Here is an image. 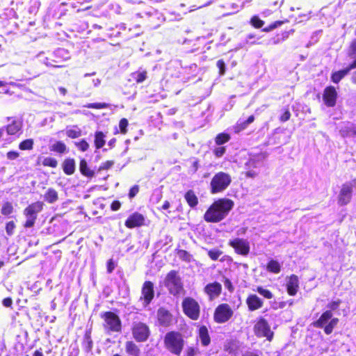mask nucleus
Here are the masks:
<instances>
[{
    "label": "nucleus",
    "mask_w": 356,
    "mask_h": 356,
    "mask_svg": "<svg viewBox=\"0 0 356 356\" xmlns=\"http://www.w3.org/2000/svg\"><path fill=\"white\" fill-rule=\"evenodd\" d=\"M234 207L229 199L222 198L215 201L207 210L204 219L208 222H218L225 219Z\"/></svg>",
    "instance_id": "f257e3e1"
},
{
    "label": "nucleus",
    "mask_w": 356,
    "mask_h": 356,
    "mask_svg": "<svg viewBox=\"0 0 356 356\" xmlns=\"http://www.w3.org/2000/svg\"><path fill=\"white\" fill-rule=\"evenodd\" d=\"M163 343L168 352L176 356H179L185 346V341L181 333L171 331L165 334Z\"/></svg>",
    "instance_id": "f03ea898"
},
{
    "label": "nucleus",
    "mask_w": 356,
    "mask_h": 356,
    "mask_svg": "<svg viewBox=\"0 0 356 356\" xmlns=\"http://www.w3.org/2000/svg\"><path fill=\"white\" fill-rule=\"evenodd\" d=\"M232 183V177L225 172H218L214 175L210 182V192L218 194L225 191Z\"/></svg>",
    "instance_id": "7ed1b4c3"
},
{
    "label": "nucleus",
    "mask_w": 356,
    "mask_h": 356,
    "mask_svg": "<svg viewBox=\"0 0 356 356\" xmlns=\"http://www.w3.org/2000/svg\"><path fill=\"white\" fill-rule=\"evenodd\" d=\"M101 317L104 320L103 327L106 333L121 332L122 322L117 314L112 312H106L101 314Z\"/></svg>",
    "instance_id": "20e7f679"
},
{
    "label": "nucleus",
    "mask_w": 356,
    "mask_h": 356,
    "mask_svg": "<svg viewBox=\"0 0 356 356\" xmlns=\"http://www.w3.org/2000/svg\"><path fill=\"white\" fill-rule=\"evenodd\" d=\"M44 203L42 202H35L29 204L24 209L23 214L26 218L24 223L25 228H31L34 226L38 215L43 209Z\"/></svg>",
    "instance_id": "39448f33"
},
{
    "label": "nucleus",
    "mask_w": 356,
    "mask_h": 356,
    "mask_svg": "<svg viewBox=\"0 0 356 356\" xmlns=\"http://www.w3.org/2000/svg\"><path fill=\"white\" fill-rule=\"evenodd\" d=\"M165 286L170 293L173 296L180 294L184 290L181 279L175 270H171L167 274L165 279Z\"/></svg>",
    "instance_id": "423d86ee"
},
{
    "label": "nucleus",
    "mask_w": 356,
    "mask_h": 356,
    "mask_svg": "<svg viewBox=\"0 0 356 356\" xmlns=\"http://www.w3.org/2000/svg\"><path fill=\"white\" fill-rule=\"evenodd\" d=\"M339 322L337 318H332V313L331 311H325L323 312L320 318L314 322V325L316 327H324V332L327 334L332 332L333 329L336 327Z\"/></svg>",
    "instance_id": "0eeeda50"
},
{
    "label": "nucleus",
    "mask_w": 356,
    "mask_h": 356,
    "mask_svg": "<svg viewBox=\"0 0 356 356\" xmlns=\"http://www.w3.org/2000/svg\"><path fill=\"white\" fill-rule=\"evenodd\" d=\"M182 308L184 313L191 319L196 321L200 317V307L193 298L187 297L183 300Z\"/></svg>",
    "instance_id": "6e6552de"
},
{
    "label": "nucleus",
    "mask_w": 356,
    "mask_h": 356,
    "mask_svg": "<svg viewBox=\"0 0 356 356\" xmlns=\"http://www.w3.org/2000/svg\"><path fill=\"white\" fill-rule=\"evenodd\" d=\"M265 156L263 154L252 156L245 163L246 177L254 178L259 174L258 169L262 165Z\"/></svg>",
    "instance_id": "1a4fd4ad"
},
{
    "label": "nucleus",
    "mask_w": 356,
    "mask_h": 356,
    "mask_svg": "<svg viewBox=\"0 0 356 356\" xmlns=\"http://www.w3.org/2000/svg\"><path fill=\"white\" fill-rule=\"evenodd\" d=\"M355 188L356 179L343 184L338 195V204L341 206L348 204L351 200L353 188Z\"/></svg>",
    "instance_id": "9d476101"
},
{
    "label": "nucleus",
    "mask_w": 356,
    "mask_h": 356,
    "mask_svg": "<svg viewBox=\"0 0 356 356\" xmlns=\"http://www.w3.org/2000/svg\"><path fill=\"white\" fill-rule=\"evenodd\" d=\"M131 332L134 339L138 342H145L150 335L149 327L144 323L136 322L132 323Z\"/></svg>",
    "instance_id": "9b49d317"
},
{
    "label": "nucleus",
    "mask_w": 356,
    "mask_h": 356,
    "mask_svg": "<svg viewBox=\"0 0 356 356\" xmlns=\"http://www.w3.org/2000/svg\"><path fill=\"white\" fill-rule=\"evenodd\" d=\"M234 312L231 307L226 303L219 305L215 309L214 320L218 323H224L228 321L233 316Z\"/></svg>",
    "instance_id": "f8f14e48"
},
{
    "label": "nucleus",
    "mask_w": 356,
    "mask_h": 356,
    "mask_svg": "<svg viewBox=\"0 0 356 356\" xmlns=\"http://www.w3.org/2000/svg\"><path fill=\"white\" fill-rule=\"evenodd\" d=\"M254 332L257 337H266L269 341L273 338V332L271 331L269 324L264 318L257 321L254 326Z\"/></svg>",
    "instance_id": "ddd939ff"
},
{
    "label": "nucleus",
    "mask_w": 356,
    "mask_h": 356,
    "mask_svg": "<svg viewBox=\"0 0 356 356\" xmlns=\"http://www.w3.org/2000/svg\"><path fill=\"white\" fill-rule=\"evenodd\" d=\"M228 244L238 254L247 256L250 253V245L247 239L238 237L234 238L229 241Z\"/></svg>",
    "instance_id": "4468645a"
},
{
    "label": "nucleus",
    "mask_w": 356,
    "mask_h": 356,
    "mask_svg": "<svg viewBox=\"0 0 356 356\" xmlns=\"http://www.w3.org/2000/svg\"><path fill=\"white\" fill-rule=\"evenodd\" d=\"M337 93L333 86L327 87L324 90L323 99L327 106L332 107L336 104Z\"/></svg>",
    "instance_id": "2eb2a0df"
},
{
    "label": "nucleus",
    "mask_w": 356,
    "mask_h": 356,
    "mask_svg": "<svg viewBox=\"0 0 356 356\" xmlns=\"http://www.w3.org/2000/svg\"><path fill=\"white\" fill-rule=\"evenodd\" d=\"M154 284L149 281H146L142 288V296L144 300V305L147 306L154 298Z\"/></svg>",
    "instance_id": "dca6fc26"
},
{
    "label": "nucleus",
    "mask_w": 356,
    "mask_h": 356,
    "mask_svg": "<svg viewBox=\"0 0 356 356\" xmlns=\"http://www.w3.org/2000/svg\"><path fill=\"white\" fill-rule=\"evenodd\" d=\"M144 222V216L138 212H135L127 218L124 225L127 227L131 229L143 225Z\"/></svg>",
    "instance_id": "f3484780"
},
{
    "label": "nucleus",
    "mask_w": 356,
    "mask_h": 356,
    "mask_svg": "<svg viewBox=\"0 0 356 356\" xmlns=\"http://www.w3.org/2000/svg\"><path fill=\"white\" fill-rule=\"evenodd\" d=\"M157 318L160 325L164 327L169 326L172 321V314L164 308L159 309Z\"/></svg>",
    "instance_id": "a211bd4d"
},
{
    "label": "nucleus",
    "mask_w": 356,
    "mask_h": 356,
    "mask_svg": "<svg viewBox=\"0 0 356 356\" xmlns=\"http://www.w3.org/2000/svg\"><path fill=\"white\" fill-rule=\"evenodd\" d=\"M355 68H356V58L355 60L345 69L334 72L332 75V81L335 83H339L350 70Z\"/></svg>",
    "instance_id": "6ab92c4d"
},
{
    "label": "nucleus",
    "mask_w": 356,
    "mask_h": 356,
    "mask_svg": "<svg viewBox=\"0 0 356 356\" xmlns=\"http://www.w3.org/2000/svg\"><path fill=\"white\" fill-rule=\"evenodd\" d=\"M263 303V300L255 294L250 295L246 299L248 309L251 312L261 308Z\"/></svg>",
    "instance_id": "aec40b11"
},
{
    "label": "nucleus",
    "mask_w": 356,
    "mask_h": 356,
    "mask_svg": "<svg viewBox=\"0 0 356 356\" xmlns=\"http://www.w3.org/2000/svg\"><path fill=\"white\" fill-rule=\"evenodd\" d=\"M221 291L222 286L218 282L209 284L204 287V292L211 299L218 297L220 294Z\"/></svg>",
    "instance_id": "412c9836"
},
{
    "label": "nucleus",
    "mask_w": 356,
    "mask_h": 356,
    "mask_svg": "<svg viewBox=\"0 0 356 356\" xmlns=\"http://www.w3.org/2000/svg\"><path fill=\"white\" fill-rule=\"evenodd\" d=\"M286 288L287 292L290 296H294L296 294L299 288V281L298 276L292 275L288 278Z\"/></svg>",
    "instance_id": "4be33fe9"
},
{
    "label": "nucleus",
    "mask_w": 356,
    "mask_h": 356,
    "mask_svg": "<svg viewBox=\"0 0 356 356\" xmlns=\"http://www.w3.org/2000/svg\"><path fill=\"white\" fill-rule=\"evenodd\" d=\"M22 127V123L19 120H13L12 122L6 127H3L4 131H6L8 135H15L18 133Z\"/></svg>",
    "instance_id": "5701e85b"
},
{
    "label": "nucleus",
    "mask_w": 356,
    "mask_h": 356,
    "mask_svg": "<svg viewBox=\"0 0 356 356\" xmlns=\"http://www.w3.org/2000/svg\"><path fill=\"white\" fill-rule=\"evenodd\" d=\"M126 352L130 356H139L140 349L138 346L132 341H128L125 343Z\"/></svg>",
    "instance_id": "b1692460"
},
{
    "label": "nucleus",
    "mask_w": 356,
    "mask_h": 356,
    "mask_svg": "<svg viewBox=\"0 0 356 356\" xmlns=\"http://www.w3.org/2000/svg\"><path fill=\"white\" fill-rule=\"evenodd\" d=\"M199 337L203 346H206L210 343V337L208 330L205 326H201L199 329Z\"/></svg>",
    "instance_id": "393cba45"
},
{
    "label": "nucleus",
    "mask_w": 356,
    "mask_h": 356,
    "mask_svg": "<svg viewBox=\"0 0 356 356\" xmlns=\"http://www.w3.org/2000/svg\"><path fill=\"white\" fill-rule=\"evenodd\" d=\"M44 199L48 203L53 204L58 199V193L54 188H49L44 195Z\"/></svg>",
    "instance_id": "a878e982"
},
{
    "label": "nucleus",
    "mask_w": 356,
    "mask_h": 356,
    "mask_svg": "<svg viewBox=\"0 0 356 356\" xmlns=\"http://www.w3.org/2000/svg\"><path fill=\"white\" fill-rule=\"evenodd\" d=\"M75 170V161L73 159H67L63 163V171L67 175H72Z\"/></svg>",
    "instance_id": "bb28decb"
},
{
    "label": "nucleus",
    "mask_w": 356,
    "mask_h": 356,
    "mask_svg": "<svg viewBox=\"0 0 356 356\" xmlns=\"http://www.w3.org/2000/svg\"><path fill=\"white\" fill-rule=\"evenodd\" d=\"M54 57L58 60H67L70 58L69 51L64 48H58L54 52Z\"/></svg>",
    "instance_id": "cd10ccee"
},
{
    "label": "nucleus",
    "mask_w": 356,
    "mask_h": 356,
    "mask_svg": "<svg viewBox=\"0 0 356 356\" xmlns=\"http://www.w3.org/2000/svg\"><path fill=\"white\" fill-rule=\"evenodd\" d=\"M259 38L256 37V35L250 33L246 35L244 40L239 44L240 48H245L247 45H253L257 44V40Z\"/></svg>",
    "instance_id": "c85d7f7f"
},
{
    "label": "nucleus",
    "mask_w": 356,
    "mask_h": 356,
    "mask_svg": "<svg viewBox=\"0 0 356 356\" xmlns=\"http://www.w3.org/2000/svg\"><path fill=\"white\" fill-rule=\"evenodd\" d=\"M65 134L69 138H76L81 136V130L77 126L67 127Z\"/></svg>",
    "instance_id": "c756f323"
},
{
    "label": "nucleus",
    "mask_w": 356,
    "mask_h": 356,
    "mask_svg": "<svg viewBox=\"0 0 356 356\" xmlns=\"http://www.w3.org/2000/svg\"><path fill=\"white\" fill-rule=\"evenodd\" d=\"M266 269L270 273L277 274L281 270V265L277 261L271 259L268 263Z\"/></svg>",
    "instance_id": "7c9ffc66"
},
{
    "label": "nucleus",
    "mask_w": 356,
    "mask_h": 356,
    "mask_svg": "<svg viewBox=\"0 0 356 356\" xmlns=\"http://www.w3.org/2000/svg\"><path fill=\"white\" fill-rule=\"evenodd\" d=\"M343 136H356V127L353 124H348L341 130Z\"/></svg>",
    "instance_id": "2f4dec72"
},
{
    "label": "nucleus",
    "mask_w": 356,
    "mask_h": 356,
    "mask_svg": "<svg viewBox=\"0 0 356 356\" xmlns=\"http://www.w3.org/2000/svg\"><path fill=\"white\" fill-rule=\"evenodd\" d=\"M79 168L81 172L86 177H92L94 175V172L88 167L86 160L82 159L80 162Z\"/></svg>",
    "instance_id": "473e14b6"
},
{
    "label": "nucleus",
    "mask_w": 356,
    "mask_h": 356,
    "mask_svg": "<svg viewBox=\"0 0 356 356\" xmlns=\"http://www.w3.org/2000/svg\"><path fill=\"white\" fill-rule=\"evenodd\" d=\"M185 199L191 207H195L198 203L197 197L193 191H188L185 194Z\"/></svg>",
    "instance_id": "72a5a7b5"
},
{
    "label": "nucleus",
    "mask_w": 356,
    "mask_h": 356,
    "mask_svg": "<svg viewBox=\"0 0 356 356\" xmlns=\"http://www.w3.org/2000/svg\"><path fill=\"white\" fill-rule=\"evenodd\" d=\"M105 135L102 131H97L95 136V144L97 149L102 148L105 145Z\"/></svg>",
    "instance_id": "f704fd0d"
},
{
    "label": "nucleus",
    "mask_w": 356,
    "mask_h": 356,
    "mask_svg": "<svg viewBox=\"0 0 356 356\" xmlns=\"http://www.w3.org/2000/svg\"><path fill=\"white\" fill-rule=\"evenodd\" d=\"M132 77L137 83H143L147 79V71L139 70L132 74Z\"/></svg>",
    "instance_id": "c9c22d12"
},
{
    "label": "nucleus",
    "mask_w": 356,
    "mask_h": 356,
    "mask_svg": "<svg viewBox=\"0 0 356 356\" xmlns=\"http://www.w3.org/2000/svg\"><path fill=\"white\" fill-rule=\"evenodd\" d=\"M67 147L62 141H58L50 147V150L62 154L66 152Z\"/></svg>",
    "instance_id": "e433bc0d"
},
{
    "label": "nucleus",
    "mask_w": 356,
    "mask_h": 356,
    "mask_svg": "<svg viewBox=\"0 0 356 356\" xmlns=\"http://www.w3.org/2000/svg\"><path fill=\"white\" fill-rule=\"evenodd\" d=\"M177 256L180 259L186 262L193 261V256L189 252L184 250H179L177 252Z\"/></svg>",
    "instance_id": "4c0bfd02"
},
{
    "label": "nucleus",
    "mask_w": 356,
    "mask_h": 356,
    "mask_svg": "<svg viewBox=\"0 0 356 356\" xmlns=\"http://www.w3.org/2000/svg\"><path fill=\"white\" fill-rule=\"evenodd\" d=\"M33 139H26L19 143V148L21 150H31L33 147Z\"/></svg>",
    "instance_id": "58836bf2"
},
{
    "label": "nucleus",
    "mask_w": 356,
    "mask_h": 356,
    "mask_svg": "<svg viewBox=\"0 0 356 356\" xmlns=\"http://www.w3.org/2000/svg\"><path fill=\"white\" fill-rule=\"evenodd\" d=\"M348 56L350 58H356V39H354L350 44L348 49Z\"/></svg>",
    "instance_id": "ea45409f"
},
{
    "label": "nucleus",
    "mask_w": 356,
    "mask_h": 356,
    "mask_svg": "<svg viewBox=\"0 0 356 356\" xmlns=\"http://www.w3.org/2000/svg\"><path fill=\"white\" fill-rule=\"evenodd\" d=\"M230 139V136L227 134H220L216 138V143L217 145H222Z\"/></svg>",
    "instance_id": "a19ab883"
},
{
    "label": "nucleus",
    "mask_w": 356,
    "mask_h": 356,
    "mask_svg": "<svg viewBox=\"0 0 356 356\" xmlns=\"http://www.w3.org/2000/svg\"><path fill=\"white\" fill-rule=\"evenodd\" d=\"M13 205L10 202H8L3 204V205L2 206L1 210V213L4 216L10 215V213H13Z\"/></svg>",
    "instance_id": "79ce46f5"
},
{
    "label": "nucleus",
    "mask_w": 356,
    "mask_h": 356,
    "mask_svg": "<svg viewBox=\"0 0 356 356\" xmlns=\"http://www.w3.org/2000/svg\"><path fill=\"white\" fill-rule=\"evenodd\" d=\"M42 165L44 166L56 168L58 165V162H57L56 159L54 158L46 157L42 161Z\"/></svg>",
    "instance_id": "37998d69"
},
{
    "label": "nucleus",
    "mask_w": 356,
    "mask_h": 356,
    "mask_svg": "<svg viewBox=\"0 0 356 356\" xmlns=\"http://www.w3.org/2000/svg\"><path fill=\"white\" fill-rule=\"evenodd\" d=\"M257 291L264 298L267 299H271L273 297V293L268 289H266L261 286H259L257 289Z\"/></svg>",
    "instance_id": "c03bdc74"
},
{
    "label": "nucleus",
    "mask_w": 356,
    "mask_h": 356,
    "mask_svg": "<svg viewBox=\"0 0 356 356\" xmlns=\"http://www.w3.org/2000/svg\"><path fill=\"white\" fill-rule=\"evenodd\" d=\"M43 63L48 67H63L65 65H56V63H58V60L56 59H50L49 58H45L43 60Z\"/></svg>",
    "instance_id": "a18cd8bd"
},
{
    "label": "nucleus",
    "mask_w": 356,
    "mask_h": 356,
    "mask_svg": "<svg viewBox=\"0 0 356 356\" xmlns=\"http://www.w3.org/2000/svg\"><path fill=\"white\" fill-rule=\"evenodd\" d=\"M250 24L257 29H259L263 26L264 22L259 19L258 16H253L250 19Z\"/></svg>",
    "instance_id": "49530a36"
},
{
    "label": "nucleus",
    "mask_w": 356,
    "mask_h": 356,
    "mask_svg": "<svg viewBox=\"0 0 356 356\" xmlns=\"http://www.w3.org/2000/svg\"><path fill=\"white\" fill-rule=\"evenodd\" d=\"M222 254V252L221 250H219L217 249H212V250H209L208 251V255L213 261H216L217 259H218L219 257Z\"/></svg>",
    "instance_id": "de8ad7c7"
},
{
    "label": "nucleus",
    "mask_w": 356,
    "mask_h": 356,
    "mask_svg": "<svg viewBox=\"0 0 356 356\" xmlns=\"http://www.w3.org/2000/svg\"><path fill=\"white\" fill-rule=\"evenodd\" d=\"M75 145L79 150L82 152H86L89 148V144L84 139H82L79 142H76Z\"/></svg>",
    "instance_id": "09e8293b"
},
{
    "label": "nucleus",
    "mask_w": 356,
    "mask_h": 356,
    "mask_svg": "<svg viewBox=\"0 0 356 356\" xmlns=\"http://www.w3.org/2000/svg\"><path fill=\"white\" fill-rule=\"evenodd\" d=\"M85 107L88 108H106L108 107V104L106 103H90L85 106Z\"/></svg>",
    "instance_id": "8fccbe9b"
},
{
    "label": "nucleus",
    "mask_w": 356,
    "mask_h": 356,
    "mask_svg": "<svg viewBox=\"0 0 356 356\" xmlns=\"http://www.w3.org/2000/svg\"><path fill=\"white\" fill-rule=\"evenodd\" d=\"M15 229V224L13 221H9L6 223V231L8 236H12Z\"/></svg>",
    "instance_id": "3c124183"
},
{
    "label": "nucleus",
    "mask_w": 356,
    "mask_h": 356,
    "mask_svg": "<svg viewBox=\"0 0 356 356\" xmlns=\"http://www.w3.org/2000/svg\"><path fill=\"white\" fill-rule=\"evenodd\" d=\"M128 126V121L125 118H122L120 120L119 123V127L120 129V132L123 134H125L127 131V127Z\"/></svg>",
    "instance_id": "603ef678"
},
{
    "label": "nucleus",
    "mask_w": 356,
    "mask_h": 356,
    "mask_svg": "<svg viewBox=\"0 0 356 356\" xmlns=\"http://www.w3.org/2000/svg\"><path fill=\"white\" fill-rule=\"evenodd\" d=\"M217 67L219 69V74L223 76L225 73L226 66L225 63L222 60H218L216 63Z\"/></svg>",
    "instance_id": "864d4df0"
},
{
    "label": "nucleus",
    "mask_w": 356,
    "mask_h": 356,
    "mask_svg": "<svg viewBox=\"0 0 356 356\" xmlns=\"http://www.w3.org/2000/svg\"><path fill=\"white\" fill-rule=\"evenodd\" d=\"M340 304H341L340 300L330 302L327 306V307L329 309L328 311L332 312V311H334V310L337 309L339 308Z\"/></svg>",
    "instance_id": "5fc2aeb1"
},
{
    "label": "nucleus",
    "mask_w": 356,
    "mask_h": 356,
    "mask_svg": "<svg viewBox=\"0 0 356 356\" xmlns=\"http://www.w3.org/2000/svg\"><path fill=\"white\" fill-rule=\"evenodd\" d=\"M249 124H246V120H240L236 126V131H240L241 130L245 129Z\"/></svg>",
    "instance_id": "6e6d98bb"
},
{
    "label": "nucleus",
    "mask_w": 356,
    "mask_h": 356,
    "mask_svg": "<svg viewBox=\"0 0 356 356\" xmlns=\"http://www.w3.org/2000/svg\"><path fill=\"white\" fill-rule=\"evenodd\" d=\"M114 164V162L113 161H107L106 162H104L102 163V165L99 167V170H108L111 168Z\"/></svg>",
    "instance_id": "4d7b16f0"
},
{
    "label": "nucleus",
    "mask_w": 356,
    "mask_h": 356,
    "mask_svg": "<svg viewBox=\"0 0 356 356\" xmlns=\"http://www.w3.org/2000/svg\"><path fill=\"white\" fill-rule=\"evenodd\" d=\"M291 117L290 111L288 109H286L284 113L281 115L280 119L282 122H286L289 120Z\"/></svg>",
    "instance_id": "13d9d810"
},
{
    "label": "nucleus",
    "mask_w": 356,
    "mask_h": 356,
    "mask_svg": "<svg viewBox=\"0 0 356 356\" xmlns=\"http://www.w3.org/2000/svg\"><path fill=\"white\" fill-rule=\"evenodd\" d=\"M19 156V154L15 151H10L7 153L6 156L9 160H15L17 159Z\"/></svg>",
    "instance_id": "bf43d9fd"
},
{
    "label": "nucleus",
    "mask_w": 356,
    "mask_h": 356,
    "mask_svg": "<svg viewBox=\"0 0 356 356\" xmlns=\"http://www.w3.org/2000/svg\"><path fill=\"white\" fill-rule=\"evenodd\" d=\"M225 152V148L224 147H218L214 149V154L217 157L222 156Z\"/></svg>",
    "instance_id": "052dcab7"
},
{
    "label": "nucleus",
    "mask_w": 356,
    "mask_h": 356,
    "mask_svg": "<svg viewBox=\"0 0 356 356\" xmlns=\"http://www.w3.org/2000/svg\"><path fill=\"white\" fill-rule=\"evenodd\" d=\"M139 191V188L138 186H134L129 191V197L130 198H133L134 197H135L136 195V194L138 193Z\"/></svg>",
    "instance_id": "680f3d73"
},
{
    "label": "nucleus",
    "mask_w": 356,
    "mask_h": 356,
    "mask_svg": "<svg viewBox=\"0 0 356 356\" xmlns=\"http://www.w3.org/2000/svg\"><path fill=\"white\" fill-rule=\"evenodd\" d=\"M224 285H225V287L226 289H227L230 292L233 291L234 287L232 286L231 281L229 279H227V278L225 279Z\"/></svg>",
    "instance_id": "e2e57ef3"
},
{
    "label": "nucleus",
    "mask_w": 356,
    "mask_h": 356,
    "mask_svg": "<svg viewBox=\"0 0 356 356\" xmlns=\"http://www.w3.org/2000/svg\"><path fill=\"white\" fill-rule=\"evenodd\" d=\"M242 356H259L258 350H246Z\"/></svg>",
    "instance_id": "0e129e2a"
},
{
    "label": "nucleus",
    "mask_w": 356,
    "mask_h": 356,
    "mask_svg": "<svg viewBox=\"0 0 356 356\" xmlns=\"http://www.w3.org/2000/svg\"><path fill=\"white\" fill-rule=\"evenodd\" d=\"M115 268V264L112 259H109L107 262V271L111 273Z\"/></svg>",
    "instance_id": "69168bd1"
},
{
    "label": "nucleus",
    "mask_w": 356,
    "mask_h": 356,
    "mask_svg": "<svg viewBox=\"0 0 356 356\" xmlns=\"http://www.w3.org/2000/svg\"><path fill=\"white\" fill-rule=\"evenodd\" d=\"M121 207V203L119 201H113L111 205V208L113 211H118Z\"/></svg>",
    "instance_id": "338daca9"
},
{
    "label": "nucleus",
    "mask_w": 356,
    "mask_h": 356,
    "mask_svg": "<svg viewBox=\"0 0 356 356\" xmlns=\"http://www.w3.org/2000/svg\"><path fill=\"white\" fill-rule=\"evenodd\" d=\"M3 305L6 307H9L13 304V300L10 298H6L3 300Z\"/></svg>",
    "instance_id": "774afa93"
}]
</instances>
